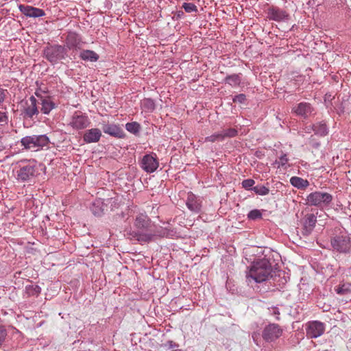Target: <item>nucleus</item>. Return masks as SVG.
<instances>
[{
    "label": "nucleus",
    "mask_w": 351,
    "mask_h": 351,
    "mask_svg": "<svg viewBox=\"0 0 351 351\" xmlns=\"http://www.w3.org/2000/svg\"><path fill=\"white\" fill-rule=\"evenodd\" d=\"M8 336L6 328L0 326V347L5 342Z\"/></svg>",
    "instance_id": "nucleus-35"
},
{
    "label": "nucleus",
    "mask_w": 351,
    "mask_h": 351,
    "mask_svg": "<svg viewBox=\"0 0 351 351\" xmlns=\"http://www.w3.org/2000/svg\"><path fill=\"white\" fill-rule=\"evenodd\" d=\"M168 344L170 348L178 347V345L172 341H168Z\"/></svg>",
    "instance_id": "nucleus-42"
},
{
    "label": "nucleus",
    "mask_w": 351,
    "mask_h": 351,
    "mask_svg": "<svg viewBox=\"0 0 351 351\" xmlns=\"http://www.w3.org/2000/svg\"><path fill=\"white\" fill-rule=\"evenodd\" d=\"M65 49L61 45H53L47 47L45 51L47 59L52 63L64 58Z\"/></svg>",
    "instance_id": "nucleus-9"
},
{
    "label": "nucleus",
    "mask_w": 351,
    "mask_h": 351,
    "mask_svg": "<svg viewBox=\"0 0 351 351\" xmlns=\"http://www.w3.org/2000/svg\"><path fill=\"white\" fill-rule=\"evenodd\" d=\"M134 226L137 230L130 232V239H136L138 241H149L154 237L150 229V221L149 217L144 213H138L135 218Z\"/></svg>",
    "instance_id": "nucleus-2"
},
{
    "label": "nucleus",
    "mask_w": 351,
    "mask_h": 351,
    "mask_svg": "<svg viewBox=\"0 0 351 351\" xmlns=\"http://www.w3.org/2000/svg\"><path fill=\"white\" fill-rule=\"evenodd\" d=\"M330 245L334 251L348 254L351 252V239L345 232H340L330 239Z\"/></svg>",
    "instance_id": "nucleus-5"
},
{
    "label": "nucleus",
    "mask_w": 351,
    "mask_h": 351,
    "mask_svg": "<svg viewBox=\"0 0 351 351\" xmlns=\"http://www.w3.org/2000/svg\"><path fill=\"white\" fill-rule=\"evenodd\" d=\"M226 81L229 83V84H231L232 82L234 83V84H237L240 81V78H239V76L237 75H230V76H228L226 77Z\"/></svg>",
    "instance_id": "nucleus-36"
},
{
    "label": "nucleus",
    "mask_w": 351,
    "mask_h": 351,
    "mask_svg": "<svg viewBox=\"0 0 351 351\" xmlns=\"http://www.w3.org/2000/svg\"><path fill=\"white\" fill-rule=\"evenodd\" d=\"M90 210L94 215L101 216L104 213V204L100 199H97L93 203Z\"/></svg>",
    "instance_id": "nucleus-23"
},
{
    "label": "nucleus",
    "mask_w": 351,
    "mask_h": 351,
    "mask_svg": "<svg viewBox=\"0 0 351 351\" xmlns=\"http://www.w3.org/2000/svg\"><path fill=\"white\" fill-rule=\"evenodd\" d=\"M245 95L244 94H240L235 96L233 99L234 103H243L245 100Z\"/></svg>",
    "instance_id": "nucleus-38"
},
{
    "label": "nucleus",
    "mask_w": 351,
    "mask_h": 351,
    "mask_svg": "<svg viewBox=\"0 0 351 351\" xmlns=\"http://www.w3.org/2000/svg\"><path fill=\"white\" fill-rule=\"evenodd\" d=\"M40 102H38L40 111L45 114L49 112L55 108V103L49 96L40 97Z\"/></svg>",
    "instance_id": "nucleus-15"
},
{
    "label": "nucleus",
    "mask_w": 351,
    "mask_h": 351,
    "mask_svg": "<svg viewBox=\"0 0 351 351\" xmlns=\"http://www.w3.org/2000/svg\"><path fill=\"white\" fill-rule=\"evenodd\" d=\"M82 60L89 62H97L99 60V55L92 50H83L80 55Z\"/></svg>",
    "instance_id": "nucleus-21"
},
{
    "label": "nucleus",
    "mask_w": 351,
    "mask_h": 351,
    "mask_svg": "<svg viewBox=\"0 0 351 351\" xmlns=\"http://www.w3.org/2000/svg\"><path fill=\"white\" fill-rule=\"evenodd\" d=\"M5 90L0 88V104L4 100L5 96Z\"/></svg>",
    "instance_id": "nucleus-40"
},
{
    "label": "nucleus",
    "mask_w": 351,
    "mask_h": 351,
    "mask_svg": "<svg viewBox=\"0 0 351 351\" xmlns=\"http://www.w3.org/2000/svg\"><path fill=\"white\" fill-rule=\"evenodd\" d=\"M282 329L279 325L276 324H269L264 328L262 337L267 342H272L282 335Z\"/></svg>",
    "instance_id": "nucleus-8"
},
{
    "label": "nucleus",
    "mask_w": 351,
    "mask_h": 351,
    "mask_svg": "<svg viewBox=\"0 0 351 351\" xmlns=\"http://www.w3.org/2000/svg\"><path fill=\"white\" fill-rule=\"evenodd\" d=\"M313 130L315 134L320 136H326L328 134V128L325 123L319 122L313 125Z\"/></svg>",
    "instance_id": "nucleus-24"
},
{
    "label": "nucleus",
    "mask_w": 351,
    "mask_h": 351,
    "mask_svg": "<svg viewBox=\"0 0 351 351\" xmlns=\"http://www.w3.org/2000/svg\"><path fill=\"white\" fill-rule=\"evenodd\" d=\"M158 158L153 155H144L141 162L142 169L147 173L155 171L158 167Z\"/></svg>",
    "instance_id": "nucleus-11"
},
{
    "label": "nucleus",
    "mask_w": 351,
    "mask_h": 351,
    "mask_svg": "<svg viewBox=\"0 0 351 351\" xmlns=\"http://www.w3.org/2000/svg\"><path fill=\"white\" fill-rule=\"evenodd\" d=\"M336 291L338 294L345 295L351 292V284H343L339 285Z\"/></svg>",
    "instance_id": "nucleus-30"
},
{
    "label": "nucleus",
    "mask_w": 351,
    "mask_h": 351,
    "mask_svg": "<svg viewBox=\"0 0 351 351\" xmlns=\"http://www.w3.org/2000/svg\"><path fill=\"white\" fill-rule=\"evenodd\" d=\"M19 9L22 14L27 17L37 18L45 15L43 10L28 5L21 4L19 5Z\"/></svg>",
    "instance_id": "nucleus-12"
},
{
    "label": "nucleus",
    "mask_w": 351,
    "mask_h": 351,
    "mask_svg": "<svg viewBox=\"0 0 351 351\" xmlns=\"http://www.w3.org/2000/svg\"><path fill=\"white\" fill-rule=\"evenodd\" d=\"M141 108L145 112H153L156 108L155 102L150 98H145L141 101Z\"/></svg>",
    "instance_id": "nucleus-25"
},
{
    "label": "nucleus",
    "mask_w": 351,
    "mask_h": 351,
    "mask_svg": "<svg viewBox=\"0 0 351 351\" xmlns=\"http://www.w3.org/2000/svg\"><path fill=\"white\" fill-rule=\"evenodd\" d=\"M254 184H255V182L252 179L244 180L241 183L242 187L247 191H249V190L253 191Z\"/></svg>",
    "instance_id": "nucleus-33"
},
{
    "label": "nucleus",
    "mask_w": 351,
    "mask_h": 351,
    "mask_svg": "<svg viewBox=\"0 0 351 351\" xmlns=\"http://www.w3.org/2000/svg\"><path fill=\"white\" fill-rule=\"evenodd\" d=\"M332 200V196L326 192L315 191L310 193L306 198V204L318 208L328 207Z\"/></svg>",
    "instance_id": "nucleus-6"
},
{
    "label": "nucleus",
    "mask_w": 351,
    "mask_h": 351,
    "mask_svg": "<svg viewBox=\"0 0 351 351\" xmlns=\"http://www.w3.org/2000/svg\"><path fill=\"white\" fill-rule=\"evenodd\" d=\"M267 15L270 19L277 21L287 19L289 16L286 11L275 6H272L268 9Z\"/></svg>",
    "instance_id": "nucleus-14"
},
{
    "label": "nucleus",
    "mask_w": 351,
    "mask_h": 351,
    "mask_svg": "<svg viewBox=\"0 0 351 351\" xmlns=\"http://www.w3.org/2000/svg\"><path fill=\"white\" fill-rule=\"evenodd\" d=\"M125 129L132 134H137L141 130V125L136 121L128 123Z\"/></svg>",
    "instance_id": "nucleus-28"
},
{
    "label": "nucleus",
    "mask_w": 351,
    "mask_h": 351,
    "mask_svg": "<svg viewBox=\"0 0 351 351\" xmlns=\"http://www.w3.org/2000/svg\"><path fill=\"white\" fill-rule=\"evenodd\" d=\"M21 143L25 149L38 152L44 147H48L49 140L45 135L32 136L23 138Z\"/></svg>",
    "instance_id": "nucleus-4"
},
{
    "label": "nucleus",
    "mask_w": 351,
    "mask_h": 351,
    "mask_svg": "<svg viewBox=\"0 0 351 351\" xmlns=\"http://www.w3.org/2000/svg\"><path fill=\"white\" fill-rule=\"evenodd\" d=\"M182 8L184 9L185 12L189 13L197 11V6L192 3H184Z\"/></svg>",
    "instance_id": "nucleus-34"
},
{
    "label": "nucleus",
    "mask_w": 351,
    "mask_h": 351,
    "mask_svg": "<svg viewBox=\"0 0 351 351\" xmlns=\"http://www.w3.org/2000/svg\"><path fill=\"white\" fill-rule=\"evenodd\" d=\"M90 121L88 116L80 111H76L72 116L70 125L76 130H82L88 127Z\"/></svg>",
    "instance_id": "nucleus-10"
},
{
    "label": "nucleus",
    "mask_w": 351,
    "mask_h": 351,
    "mask_svg": "<svg viewBox=\"0 0 351 351\" xmlns=\"http://www.w3.org/2000/svg\"><path fill=\"white\" fill-rule=\"evenodd\" d=\"M40 287L34 284H31L25 287V293L27 296H37L40 293Z\"/></svg>",
    "instance_id": "nucleus-26"
},
{
    "label": "nucleus",
    "mask_w": 351,
    "mask_h": 351,
    "mask_svg": "<svg viewBox=\"0 0 351 351\" xmlns=\"http://www.w3.org/2000/svg\"><path fill=\"white\" fill-rule=\"evenodd\" d=\"M29 105L25 108V112L29 117L38 114L39 112V105L36 99L34 96L29 97Z\"/></svg>",
    "instance_id": "nucleus-20"
},
{
    "label": "nucleus",
    "mask_w": 351,
    "mask_h": 351,
    "mask_svg": "<svg viewBox=\"0 0 351 351\" xmlns=\"http://www.w3.org/2000/svg\"><path fill=\"white\" fill-rule=\"evenodd\" d=\"M247 217H248V219H252V220H256L258 219H261L262 217V213L261 212V210H259L258 209H254V210H251L248 213Z\"/></svg>",
    "instance_id": "nucleus-32"
},
{
    "label": "nucleus",
    "mask_w": 351,
    "mask_h": 351,
    "mask_svg": "<svg viewBox=\"0 0 351 351\" xmlns=\"http://www.w3.org/2000/svg\"><path fill=\"white\" fill-rule=\"evenodd\" d=\"M101 136V132L98 128H92L86 131L84 134V141L86 143L98 142Z\"/></svg>",
    "instance_id": "nucleus-18"
},
{
    "label": "nucleus",
    "mask_w": 351,
    "mask_h": 351,
    "mask_svg": "<svg viewBox=\"0 0 351 351\" xmlns=\"http://www.w3.org/2000/svg\"><path fill=\"white\" fill-rule=\"evenodd\" d=\"M77 34L75 33H69L66 38V44L67 45L71 47H75L79 44V40L77 38Z\"/></svg>",
    "instance_id": "nucleus-27"
},
{
    "label": "nucleus",
    "mask_w": 351,
    "mask_h": 351,
    "mask_svg": "<svg viewBox=\"0 0 351 351\" xmlns=\"http://www.w3.org/2000/svg\"><path fill=\"white\" fill-rule=\"evenodd\" d=\"M237 134L235 129L231 128L226 131H222L208 136L206 139L207 141L215 142L222 141L225 137H233Z\"/></svg>",
    "instance_id": "nucleus-16"
},
{
    "label": "nucleus",
    "mask_w": 351,
    "mask_h": 351,
    "mask_svg": "<svg viewBox=\"0 0 351 351\" xmlns=\"http://www.w3.org/2000/svg\"><path fill=\"white\" fill-rule=\"evenodd\" d=\"M286 156H287V155H282L280 158L279 161L278 162V163L279 164V166L280 165L284 166L287 162V158Z\"/></svg>",
    "instance_id": "nucleus-39"
},
{
    "label": "nucleus",
    "mask_w": 351,
    "mask_h": 351,
    "mask_svg": "<svg viewBox=\"0 0 351 351\" xmlns=\"http://www.w3.org/2000/svg\"><path fill=\"white\" fill-rule=\"evenodd\" d=\"M293 112L299 116L307 117L313 111V108L310 104L306 102L300 103L293 109Z\"/></svg>",
    "instance_id": "nucleus-19"
},
{
    "label": "nucleus",
    "mask_w": 351,
    "mask_h": 351,
    "mask_svg": "<svg viewBox=\"0 0 351 351\" xmlns=\"http://www.w3.org/2000/svg\"><path fill=\"white\" fill-rule=\"evenodd\" d=\"M271 315H274L276 320H279L280 311L277 307H271L269 309Z\"/></svg>",
    "instance_id": "nucleus-37"
},
{
    "label": "nucleus",
    "mask_w": 351,
    "mask_h": 351,
    "mask_svg": "<svg viewBox=\"0 0 351 351\" xmlns=\"http://www.w3.org/2000/svg\"><path fill=\"white\" fill-rule=\"evenodd\" d=\"M290 183L293 186L299 189H304L309 185V183L306 180H304L303 178L297 176L291 178Z\"/></svg>",
    "instance_id": "nucleus-22"
},
{
    "label": "nucleus",
    "mask_w": 351,
    "mask_h": 351,
    "mask_svg": "<svg viewBox=\"0 0 351 351\" xmlns=\"http://www.w3.org/2000/svg\"><path fill=\"white\" fill-rule=\"evenodd\" d=\"M253 191L255 192L256 194L259 195H266L269 194V187L263 186V185H257L254 186Z\"/></svg>",
    "instance_id": "nucleus-29"
},
{
    "label": "nucleus",
    "mask_w": 351,
    "mask_h": 351,
    "mask_svg": "<svg viewBox=\"0 0 351 351\" xmlns=\"http://www.w3.org/2000/svg\"><path fill=\"white\" fill-rule=\"evenodd\" d=\"M7 117L4 112H0V122H4L7 121Z\"/></svg>",
    "instance_id": "nucleus-41"
},
{
    "label": "nucleus",
    "mask_w": 351,
    "mask_h": 351,
    "mask_svg": "<svg viewBox=\"0 0 351 351\" xmlns=\"http://www.w3.org/2000/svg\"><path fill=\"white\" fill-rule=\"evenodd\" d=\"M186 204L187 208L193 213H198L201 211L202 200L191 192L187 195Z\"/></svg>",
    "instance_id": "nucleus-13"
},
{
    "label": "nucleus",
    "mask_w": 351,
    "mask_h": 351,
    "mask_svg": "<svg viewBox=\"0 0 351 351\" xmlns=\"http://www.w3.org/2000/svg\"><path fill=\"white\" fill-rule=\"evenodd\" d=\"M325 324L319 321H311L306 324V333L308 338L314 339L322 335L325 331Z\"/></svg>",
    "instance_id": "nucleus-7"
},
{
    "label": "nucleus",
    "mask_w": 351,
    "mask_h": 351,
    "mask_svg": "<svg viewBox=\"0 0 351 351\" xmlns=\"http://www.w3.org/2000/svg\"><path fill=\"white\" fill-rule=\"evenodd\" d=\"M272 267L267 258L258 259L251 265L246 278L249 282L252 280L261 283L269 279L271 276Z\"/></svg>",
    "instance_id": "nucleus-1"
},
{
    "label": "nucleus",
    "mask_w": 351,
    "mask_h": 351,
    "mask_svg": "<svg viewBox=\"0 0 351 351\" xmlns=\"http://www.w3.org/2000/svg\"><path fill=\"white\" fill-rule=\"evenodd\" d=\"M103 131L104 133L117 138H123L125 133L121 127L116 124H108L104 126Z\"/></svg>",
    "instance_id": "nucleus-17"
},
{
    "label": "nucleus",
    "mask_w": 351,
    "mask_h": 351,
    "mask_svg": "<svg viewBox=\"0 0 351 351\" xmlns=\"http://www.w3.org/2000/svg\"><path fill=\"white\" fill-rule=\"evenodd\" d=\"M38 174V164L35 160L22 161L16 170V178L21 182H28Z\"/></svg>",
    "instance_id": "nucleus-3"
},
{
    "label": "nucleus",
    "mask_w": 351,
    "mask_h": 351,
    "mask_svg": "<svg viewBox=\"0 0 351 351\" xmlns=\"http://www.w3.org/2000/svg\"><path fill=\"white\" fill-rule=\"evenodd\" d=\"M317 221L316 217L313 214H309L306 216L305 225L311 228H314Z\"/></svg>",
    "instance_id": "nucleus-31"
}]
</instances>
